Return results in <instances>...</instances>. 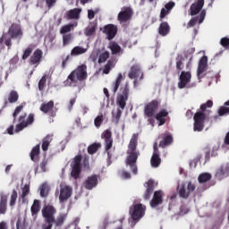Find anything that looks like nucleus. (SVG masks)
<instances>
[{"instance_id": "obj_1", "label": "nucleus", "mask_w": 229, "mask_h": 229, "mask_svg": "<svg viewBox=\"0 0 229 229\" xmlns=\"http://www.w3.org/2000/svg\"><path fill=\"white\" fill-rule=\"evenodd\" d=\"M137 134H133L128 146L127 157L125 165L132 174H137L139 169L137 168V159L139 158V152H137Z\"/></svg>"}, {"instance_id": "obj_2", "label": "nucleus", "mask_w": 229, "mask_h": 229, "mask_svg": "<svg viewBox=\"0 0 229 229\" xmlns=\"http://www.w3.org/2000/svg\"><path fill=\"white\" fill-rule=\"evenodd\" d=\"M130 97V89L128 86L118 93L116 98V110L112 112L113 119L117 123L121 119V115H123V112L126 108V101H128V98Z\"/></svg>"}, {"instance_id": "obj_3", "label": "nucleus", "mask_w": 229, "mask_h": 229, "mask_svg": "<svg viewBox=\"0 0 229 229\" xmlns=\"http://www.w3.org/2000/svg\"><path fill=\"white\" fill-rule=\"evenodd\" d=\"M129 214L134 222L133 224L131 225V226H135L137 223H139L140 219H142L144 216H146V207L144 204L140 203H134L133 205L131 206Z\"/></svg>"}, {"instance_id": "obj_4", "label": "nucleus", "mask_w": 229, "mask_h": 229, "mask_svg": "<svg viewBox=\"0 0 229 229\" xmlns=\"http://www.w3.org/2000/svg\"><path fill=\"white\" fill-rule=\"evenodd\" d=\"M68 79L71 81H73V83L87 80V65L81 64V66H79L69 75Z\"/></svg>"}, {"instance_id": "obj_5", "label": "nucleus", "mask_w": 229, "mask_h": 229, "mask_svg": "<svg viewBox=\"0 0 229 229\" xmlns=\"http://www.w3.org/2000/svg\"><path fill=\"white\" fill-rule=\"evenodd\" d=\"M33 121H35V115L33 114H29L26 119V114H22L18 119V124L15 127V133H19V131H22L24 128H28L30 124H33Z\"/></svg>"}, {"instance_id": "obj_6", "label": "nucleus", "mask_w": 229, "mask_h": 229, "mask_svg": "<svg viewBox=\"0 0 229 229\" xmlns=\"http://www.w3.org/2000/svg\"><path fill=\"white\" fill-rule=\"evenodd\" d=\"M56 194H59V201L60 203H65L71 196H72V188L71 186H67V184H60L59 191L56 190Z\"/></svg>"}, {"instance_id": "obj_7", "label": "nucleus", "mask_w": 229, "mask_h": 229, "mask_svg": "<svg viewBox=\"0 0 229 229\" xmlns=\"http://www.w3.org/2000/svg\"><path fill=\"white\" fill-rule=\"evenodd\" d=\"M129 78L131 80H134L133 81L134 87L139 86L140 81H141L143 78V73L139 64H135L131 68V71L129 72Z\"/></svg>"}, {"instance_id": "obj_8", "label": "nucleus", "mask_w": 229, "mask_h": 229, "mask_svg": "<svg viewBox=\"0 0 229 229\" xmlns=\"http://www.w3.org/2000/svg\"><path fill=\"white\" fill-rule=\"evenodd\" d=\"M193 119V131H203V128H205V119H207L205 114L197 112L194 114Z\"/></svg>"}, {"instance_id": "obj_9", "label": "nucleus", "mask_w": 229, "mask_h": 229, "mask_svg": "<svg viewBox=\"0 0 229 229\" xmlns=\"http://www.w3.org/2000/svg\"><path fill=\"white\" fill-rule=\"evenodd\" d=\"M208 69V57H207V55H204L199 61V65L197 69L198 80H201V78H205Z\"/></svg>"}, {"instance_id": "obj_10", "label": "nucleus", "mask_w": 229, "mask_h": 229, "mask_svg": "<svg viewBox=\"0 0 229 229\" xmlns=\"http://www.w3.org/2000/svg\"><path fill=\"white\" fill-rule=\"evenodd\" d=\"M72 172L71 175L74 180L80 178V173H81V156H77L74 157L71 164Z\"/></svg>"}, {"instance_id": "obj_11", "label": "nucleus", "mask_w": 229, "mask_h": 229, "mask_svg": "<svg viewBox=\"0 0 229 229\" xmlns=\"http://www.w3.org/2000/svg\"><path fill=\"white\" fill-rule=\"evenodd\" d=\"M179 195L181 198H184V199H186V198H189V195L191 192H194V191H196V186L194 184H192V182H183L182 183V185H179Z\"/></svg>"}, {"instance_id": "obj_12", "label": "nucleus", "mask_w": 229, "mask_h": 229, "mask_svg": "<svg viewBox=\"0 0 229 229\" xmlns=\"http://www.w3.org/2000/svg\"><path fill=\"white\" fill-rule=\"evenodd\" d=\"M55 214H56V209L51 205H47L42 209L45 223H55Z\"/></svg>"}, {"instance_id": "obj_13", "label": "nucleus", "mask_w": 229, "mask_h": 229, "mask_svg": "<svg viewBox=\"0 0 229 229\" xmlns=\"http://www.w3.org/2000/svg\"><path fill=\"white\" fill-rule=\"evenodd\" d=\"M133 17V9L131 7H123L117 15L119 22H128Z\"/></svg>"}, {"instance_id": "obj_14", "label": "nucleus", "mask_w": 229, "mask_h": 229, "mask_svg": "<svg viewBox=\"0 0 229 229\" xmlns=\"http://www.w3.org/2000/svg\"><path fill=\"white\" fill-rule=\"evenodd\" d=\"M191 78L192 75L190 73V72L182 71L179 75L178 89H185L186 87L191 89V86L187 85H189L191 82Z\"/></svg>"}, {"instance_id": "obj_15", "label": "nucleus", "mask_w": 229, "mask_h": 229, "mask_svg": "<svg viewBox=\"0 0 229 229\" xmlns=\"http://www.w3.org/2000/svg\"><path fill=\"white\" fill-rule=\"evenodd\" d=\"M8 33L12 38L21 40V38H22V29L21 28V24L13 23L9 28Z\"/></svg>"}, {"instance_id": "obj_16", "label": "nucleus", "mask_w": 229, "mask_h": 229, "mask_svg": "<svg viewBox=\"0 0 229 229\" xmlns=\"http://www.w3.org/2000/svg\"><path fill=\"white\" fill-rule=\"evenodd\" d=\"M215 176H216V178H217V180H223L225 178H228V176H229V163H226V164L219 166L216 171Z\"/></svg>"}, {"instance_id": "obj_17", "label": "nucleus", "mask_w": 229, "mask_h": 229, "mask_svg": "<svg viewBox=\"0 0 229 229\" xmlns=\"http://www.w3.org/2000/svg\"><path fill=\"white\" fill-rule=\"evenodd\" d=\"M162 163V159L160 158V152H158V147L157 144L154 145V152L152 157L150 159V164L152 167H160V164Z\"/></svg>"}, {"instance_id": "obj_18", "label": "nucleus", "mask_w": 229, "mask_h": 229, "mask_svg": "<svg viewBox=\"0 0 229 229\" xmlns=\"http://www.w3.org/2000/svg\"><path fill=\"white\" fill-rule=\"evenodd\" d=\"M102 139L104 140L105 149L106 151H108L114 144V140H112V131L106 130L102 133Z\"/></svg>"}, {"instance_id": "obj_19", "label": "nucleus", "mask_w": 229, "mask_h": 229, "mask_svg": "<svg viewBox=\"0 0 229 229\" xmlns=\"http://www.w3.org/2000/svg\"><path fill=\"white\" fill-rule=\"evenodd\" d=\"M157 108H158V101L153 100L148 103L145 106V115L147 117H153L155 112H157Z\"/></svg>"}, {"instance_id": "obj_20", "label": "nucleus", "mask_w": 229, "mask_h": 229, "mask_svg": "<svg viewBox=\"0 0 229 229\" xmlns=\"http://www.w3.org/2000/svg\"><path fill=\"white\" fill-rule=\"evenodd\" d=\"M203 6H205V0H197L195 1L191 8H190V14L191 15H198L199 12H201Z\"/></svg>"}, {"instance_id": "obj_21", "label": "nucleus", "mask_w": 229, "mask_h": 229, "mask_svg": "<svg viewBox=\"0 0 229 229\" xmlns=\"http://www.w3.org/2000/svg\"><path fill=\"white\" fill-rule=\"evenodd\" d=\"M84 187L88 191H92L95 187H98V175L89 176L84 182Z\"/></svg>"}, {"instance_id": "obj_22", "label": "nucleus", "mask_w": 229, "mask_h": 229, "mask_svg": "<svg viewBox=\"0 0 229 229\" xmlns=\"http://www.w3.org/2000/svg\"><path fill=\"white\" fill-rule=\"evenodd\" d=\"M162 191H157L154 192L153 199L150 200V207L151 208H156V207H158V205H162V196H163Z\"/></svg>"}, {"instance_id": "obj_23", "label": "nucleus", "mask_w": 229, "mask_h": 229, "mask_svg": "<svg viewBox=\"0 0 229 229\" xmlns=\"http://www.w3.org/2000/svg\"><path fill=\"white\" fill-rule=\"evenodd\" d=\"M43 52L40 49L35 50L33 55L30 56V64L35 67H38L40 65V62L42 60Z\"/></svg>"}, {"instance_id": "obj_24", "label": "nucleus", "mask_w": 229, "mask_h": 229, "mask_svg": "<svg viewBox=\"0 0 229 229\" xmlns=\"http://www.w3.org/2000/svg\"><path fill=\"white\" fill-rule=\"evenodd\" d=\"M104 33L106 34L108 40H112L117 35V27L112 24L106 25Z\"/></svg>"}, {"instance_id": "obj_25", "label": "nucleus", "mask_w": 229, "mask_h": 229, "mask_svg": "<svg viewBox=\"0 0 229 229\" xmlns=\"http://www.w3.org/2000/svg\"><path fill=\"white\" fill-rule=\"evenodd\" d=\"M206 15H207V11L202 10L199 18L194 17L189 21L188 28H192L193 26H195L196 22H198V21H199V24H202L203 21H205Z\"/></svg>"}, {"instance_id": "obj_26", "label": "nucleus", "mask_w": 229, "mask_h": 229, "mask_svg": "<svg viewBox=\"0 0 229 229\" xmlns=\"http://www.w3.org/2000/svg\"><path fill=\"white\" fill-rule=\"evenodd\" d=\"M145 187H147V191L144 198L145 199H149V198H151V194H153V191L155 190V181L149 180L145 183Z\"/></svg>"}, {"instance_id": "obj_27", "label": "nucleus", "mask_w": 229, "mask_h": 229, "mask_svg": "<svg viewBox=\"0 0 229 229\" xmlns=\"http://www.w3.org/2000/svg\"><path fill=\"white\" fill-rule=\"evenodd\" d=\"M87 51H89V45L87 46L86 48L77 46L72 49L71 55L72 56H80V55H85V53Z\"/></svg>"}, {"instance_id": "obj_28", "label": "nucleus", "mask_w": 229, "mask_h": 229, "mask_svg": "<svg viewBox=\"0 0 229 229\" xmlns=\"http://www.w3.org/2000/svg\"><path fill=\"white\" fill-rule=\"evenodd\" d=\"M167 115H169V113L165 111V109H163L157 114L156 119L159 123L158 126H163V124H165V117H167Z\"/></svg>"}, {"instance_id": "obj_29", "label": "nucleus", "mask_w": 229, "mask_h": 229, "mask_svg": "<svg viewBox=\"0 0 229 229\" xmlns=\"http://www.w3.org/2000/svg\"><path fill=\"white\" fill-rule=\"evenodd\" d=\"M123 81V73H118V76L114 82L112 83L111 90L114 94L119 90V87L121 86V82Z\"/></svg>"}, {"instance_id": "obj_30", "label": "nucleus", "mask_w": 229, "mask_h": 229, "mask_svg": "<svg viewBox=\"0 0 229 229\" xmlns=\"http://www.w3.org/2000/svg\"><path fill=\"white\" fill-rule=\"evenodd\" d=\"M173 8H174V2H170L166 4L165 7L161 9V13H160L161 19H164V17H165V15H167L169 12L173 10Z\"/></svg>"}, {"instance_id": "obj_31", "label": "nucleus", "mask_w": 229, "mask_h": 229, "mask_svg": "<svg viewBox=\"0 0 229 229\" xmlns=\"http://www.w3.org/2000/svg\"><path fill=\"white\" fill-rule=\"evenodd\" d=\"M54 106H55V102H53V100H50L49 102L43 103L40 106V110L44 114H47V113L51 112V110H52V108H54Z\"/></svg>"}, {"instance_id": "obj_32", "label": "nucleus", "mask_w": 229, "mask_h": 229, "mask_svg": "<svg viewBox=\"0 0 229 229\" xmlns=\"http://www.w3.org/2000/svg\"><path fill=\"white\" fill-rule=\"evenodd\" d=\"M38 155H40V145H37L36 147H34L30 152V159L32 160V162H37Z\"/></svg>"}, {"instance_id": "obj_33", "label": "nucleus", "mask_w": 229, "mask_h": 229, "mask_svg": "<svg viewBox=\"0 0 229 229\" xmlns=\"http://www.w3.org/2000/svg\"><path fill=\"white\" fill-rule=\"evenodd\" d=\"M159 35L162 37H165L169 33V23L168 22H162L159 26Z\"/></svg>"}, {"instance_id": "obj_34", "label": "nucleus", "mask_w": 229, "mask_h": 229, "mask_svg": "<svg viewBox=\"0 0 229 229\" xmlns=\"http://www.w3.org/2000/svg\"><path fill=\"white\" fill-rule=\"evenodd\" d=\"M212 179V174L209 173H202L199 175L198 180L200 183H207V182H209V180Z\"/></svg>"}, {"instance_id": "obj_35", "label": "nucleus", "mask_w": 229, "mask_h": 229, "mask_svg": "<svg viewBox=\"0 0 229 229\" xmlns=\"http://www.w3.org/2000/svg\"><path fill=\"white\" fill-rule=\"evenodd\" d=\"M169 144H173V135L166 134L164 138V140L160 141V148H165V146H169Z\"/></svg>"}, {"instance_id": "obj_36", "label": "nucleus", "mask_w": 229, "mask_h": 229, "mask_svg": "<svg viewBox=\"0 0 229 229\" xmlns=\"http://www.w3.org/2000/svg\"><path fill=\"white\" fill-rule=\"evenodd\" d=\"M184 65H185V57L179 55L176 57V69L178 71H183Z\"/></svg>"}, {"instance_id": "obj_37", "label": "nucleus", "mask_w": 229, "mask_h": 229, "mask_svg": "<svg viewBox=\"0 0 229 229\" xmlns=\"http://www.w3.org/2000/svg\"><path fill=\"white\" fill-rule=\"evenodd\" d=\"M30 211L32 216H35V214H38V212H40V200L38 199H35L31 208H30Z\"/></svg>"}, {"instance_id": "obj_38", "label": "nucleus", "mask_w": 229, "mask_h": 229, "mask_svg": "<svg viewBox=\"0 0 229 229\" xmlns=\"http://www.w3.org/2000/svg\"><path fill=\"white\" fill-rule=\"evenodd\" d=\"M76 26H78V23H70L67 25H64L61 28L60 30V33L62 35L65 34V33H69V31H71L72 30H74V28H76Z\"/></svg>"}, {"instance_id": "obj_39", "label": "nucleus", "mask_w": 229, "mask_h": 229, "mask_svg": "<svg viewBox=\"0 0 229 229\" xmlns=\"http://www.w3.org/2000/svg\"><path fill=\"white\" fill-rule=\"evenodd\" d=\"M53 141V136L52 135H47L44 140L42 143V149L44 151H47L49 148V144Z\"/></svg>"}, {"instance_id": "obj_40", "label": "nucleus", "mask_w": 229, "mask_h": 229, "mask_svg": "<svg viewBox=\"0 0 229 229\" xmlns=\"http://www.w3.org/2000/svg\"><path fill=\"white\" fill-rule=\"evenodd\" d=\"M80 13H81V9L75 8L69 11L68 16L70 19H80Z\"/></svg>"}, {"instance_id": "obj_41", "label": "nucleus", "mask_w": 229, "mask_h": 229, "mask_svg": "<svg viewBox=\"0 0 229 229\" xmlns=\"http://www.w3.org/2000/svg\"><path fill=\"white\" fill-rule=\"evenodd\" d=\"M39 194L41 198H46L47 194H49V186L47 184L44 183L39 187Z\"/></svg>"}, {"instance_id": "obj_42", "label": "nucleus", "mask_w": 229, "mask_h": 229, "mask_svg": "<svg viewBox=\"0 0 229 229\" xmlns=\"http://www.w3.org/2000/svg\"><path fill=\"white\" fill-rule=\"evenodd\" d=\"M108 58H110V52L105 51L104 53L99 55L98 64H105V62H106Z\"/></svg>"}, {"instance_id": "obj_43", "label": "nucleus", "mask_w": 229, "mask_h": 229, "mask_svg": "<svg viewBox=\"0 0 229 229\" xmlns=\"http://www.w3.org/2000/svg\"><path fill=\"white\" fill-rule=\"evenodd\" d=\"M109 47L113 53V55H117V53H121V46L117 43H110Z\"/></svg>"}, {"instance_id": "obj_44", "label": "nucleus", "mask_w": 229, "mask_h": 229, "mask_svg": "<svg viewBox=\"0 0 229 229\" xmlns=\"http://www.w3.org/2000/svg\"><path fill=\"white\" fill-rule=\"evenodd\" d=\"M95 31H96V25L91 24L87 27L84 33H85L86 37H90V36L94 35Z\"/></svg>"}, {"instance_id": "obj_45", "label": "nucleus", "mask_w": 229, "mask_h": 229, "mask_svg": "<svg viewBox=\"0 0 229 229\" xmlns=\"http://www.w3.org/2000/svg\"><path fill=\"white\" fill-rule=\"evenodd\" d=\"M99 148H101V144L94 143L88 148V152L89 155H94V153H96Z\"/></svg>"}, {"instance_id": "obj_46", "label": "nucleus", "mask_w": 229, "mask_h": 229, "mask_svg": "<svg viewBox=\"0 0 229 229\" xmlns=\"http://www.w3.org/2000/svg\"><path fill=\"white\" fill-rule=\"evenodd\" d=\"M8 99L9 103H17V101H19V94L17 93V91H11Z\"/></svg>"}, {"instance_id": "obj_47", "label": "nucleus", "mask_w": 229, "mask_h": 229, "mask_svg": "<svg viewBox=\"0 0 229 229\" xmlns=\"http://www.w3.org/2000/svg\"><path fill=\"white\" fill-rule=\"evenodd\" d=\"M6 212V197L2 196L0 200V214H4Z\"/></svg>"}, {"instance_id": "obj_48", "label": "nucleus", "mask_w": 229, "mask_h": 229, "mask_svg": "<svg viewBox=\"0 0 229 229\" xmlns=\"http://www.w3.org/2000/svg\"><path fill=\"white\" fill-rule=\"evenodd\" d=\"M72 42V35L66 34L63 36V46H69Z\"/></svg>"}, {"instance_id": "obj_49", "label": "nucleus", "mask_w": 229, "mask_h": 229, "mask_svg": "<svg viewBox=\"0 0 229 229\" xmlns=\"http://www.w3.org/2000/svg\"><path fill=\"white\" fill-rule=\"evenodd\" d=\"M28 194H30V185L25 184L24 187L22 188V192H21V199H22V203H24V199L26 198V196H28Z\"/></svg>"}, {"instance_id": "obj_50", "label": "nucleus", "mask_w": 229, "mask_h": 229, "mask_svg": "<svg viewBox=\"0 0 229 229\" xmlns=\"http://www.w3.org/2000/svg\"><path fill=\"white\" fill-rule=\"evenodd\" d=\"M113 67H114V62L108 61V63L106 64L104 68V71H103L104 74H108L110 71H112Z\"/></svg>"}, {"instance_id": "obj_51", "label": "nucleus", "mask_w": 229, "mask_h": 229, "mask_svg": "<svg viewBox=\"0 0 229 229\" xmlns=\"http://www.w3.org/2000/svg\"><path fill=\"white\" fill-rule=\"evenodd\" d=\"M229 114V107L227 106H221L218 110V115L223 116V115H228Z\"/></svg>"}, {"instance_id": "obj_52", "label": "nucleus", "mask_w": 229, "mask_h": 229, "mask_svg": "<svg viewBox=\"0 0 229 229\" xmlns=\"http://www.w3.org/2000/svg\"><path fill=\"white\" fill-rule=\"evenodd\" d=\"M94 124L96 128H99L101 124H103V114H100L95 118Z\"/></svg>"}, {"instance_id": "obj_53", "label": "nucleus", "mask_w": 229, "mask_h": 229, "mask_svg": "<svg viewBox=\"0 0 229 229\" xmlns=\"http://www.w3.org/2000/svg\"><path fill=\"white\" fill-rule=\"evenodd\" d=\"M22 108H24V106H18L13 114V121H15V119H17V115H19V114H21V112H22Z\"/></svg>"}, {"instance_id": "obj_54", "label": "nucleus", "mask_w": 229, "mask_h": 229, "mask_svg": "<svg viewBox=\"0 0 229 229\" xmlns=\"http://www.w3.org/2000/svg\"><path fill=\"white\" fill-rule=\"evenodd\" d=\"M213 105H214V102H212V100H208L206 104H202L200 106V109L207 110V108H212Z\"/></svg>"}, {"instance_id": "obj_55", "label": "nucleus", "mask_w": 229, "mask_h": 229, "mask_svg": "<svg viewBox=\"0 0 229 229\" xmlns=\"http://www.w3.org/2000/svg\"><path fill=\"white\" fill-rule=\"evenodd\" d=\"M15 201H17V191H13V193L11 195L10 206L13 207V205H15Z\"/></svg>"}, {"instance_id": "obj_56", "label": "nucleus", "mask_w": 229, "mask_h": 229, "mask_svg": "<svg viewBox=\"0 0 229 229\" xmlns=\"http://www.w3.org/2000/svg\"><path fill=\"white\" fill-rule=\"evenodd\" d=\"M200 160H201V156L200 155L197 156V157L190 163L191 166L196 167L198 164H201Z\"/></svg>"}, {"instance_id": "obj_57", "label": "nucleus", "mask_w": 229, "mask_h": 229, "mask_svg": "<svg viewBox=\"0 0 229 229\" xmlns=\"http://www.w3.org/2000/svg\"><path fill=\"white\" fill-rule=\"evenodd\" d=\"M46 81H47V80H46V75H44V76L40 79V81H39V82H38V89H39V90H44V85H46Z\"/></svg>"}, {"instance_id": "obj_58", "label": "nucleus", "mask_w": 229, "mask_h": 229, "mask_svg": "<svg viewBox=\"0 0 229 229\" xmlns=\"http://www.w3.org/2000/svg\"><path fill=\"white\" fill-rule=\"evenodd\" d=\"M64 221H65V215H60L57 217L56 225L60 226V225H64Z\"/></svg>"}, {"instance_id": "obj_59", "label": "nucleus", "mask_w": 229, "mask_h": 229, "mask_svg": "<svg viewBox=\"0 0 229 229\" xmlns=\"http://www.w3.org/2000/svg\"><path fill=\"white\" fill-rule=\"evenodd\" d=\"M120 176L121 178H123V180H128L130 178H131V175L130 174V173L126 172V171H122L120 173Z\"/></svg>"}, {"instance_id": "obj_60", "label": "nucleus", "mask_w": 229, "mask_h": 229, "mask_svg": "<svg viewBox=\"0 0 229 229\" xmlns=\"http://www.w3.org/2000/svg\"><path fill=\"white\" fill-rule=\"evenodd\" d=\"M189 213V207L187 206H181V209H180V216H185V214Z\"/></svg>"}, {"instance_id": "obj_61", "label": "nucleus", "mask_w": 229, "mask_h": 229, "mask_svg": "<svg viewBox=\"0 0 229 229\" xmlns=\"http://www.w3.org/2000/svg\"><path fill=\"white\" fill-rule=\"evenodd\" d=\"M31 51H33L31 47H28L23 53L22 60H26L31 55Z\"/></svg>"}, {"instance_id": "obj_62", "label": "nucleus", "mask_w": 229, "mask_h": 229, "mask_svg": "<svg viewBox=\"0 0 229 229\" xmlns=\"http://www.w3.org/2000/svg\"><path fill=\"white\" fill-rule=\"evenodd\" d=\"M55 222H45V224H43L42 225H41V228L42 229H53V224H54Z\"/></svg>"}, {"instance_id": "obj_63", "label": "nucleus", "mask_w": 229, "mask_h": 229, "mask_svg": "<svg viewBox=\"0 0 229 229\" xmlns=\"http://www.w3.org/2000/svg\"><path fill=\"white\" fill-rule=\"evenodd\" d=\"M220 44L224 47H228V46H229V38H222L221 40H220Z\"/></svg>"}, {"instance_id": "obj_64", "label": "nucleus", "mask_w": 229, "mask_h": 229, "mask_svg": "<svg viewBox=\"0 0 229 229\" xmlns=\"http://www.w3.org/2000/svg\"><path fill=\"white\" fill-rule=\"evenodd\" d=\"M74 103H76V98L70 99V102L68 104L69 112H71V110H72V106H74Z\"/></svg>"}]
</instances>
